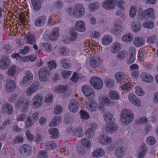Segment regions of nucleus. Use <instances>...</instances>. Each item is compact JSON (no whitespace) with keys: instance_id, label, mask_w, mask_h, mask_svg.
Segmentation results:
<instances>
[{"instance_id":"obj_1","label":"nucleus","mask_w":158,"mask_h":158,"mask_svg":"<svg viewBox=\"0 0 158 158\" xmlns=\"http://www.w3.org/2000/svg\"><path fill=\"white\" fill-rule=\"evenodd\" d=\"M134 118V114L131 110L127 109L122 110L120 117L122 123L125 125L128 124L133 120Z\"/></svg>"},{"instance_id":"obj_2","label":"nucleus","mask_w":158,"mask_h":158,"mask_svg":"<svg viewBox=\"0 0 158 158\" xmlns=\"http://www.w3.org/2000/svg\"><path fill=\"white\" fill-rule=\"evenodd\" d=\"M25 101V98L24 97L21 96L16 101L15 103V107L16 108H19L23 106L21 110L22 112H26L27 111L30 103V100L27 99L25 101V103L23 104Z\"/></svg>"},{"instance_id":"obj_3","label":"nucleus","mask_w":158,"mask_h":158,"mask_svg":"<svg viewBox=\"0 0 158 158\" xmlns=\"http://www.w3.org/2000/svg\"><path fill=\"white\" fill-rule=\"evenodd\" d=\"M154 10L151 8H149L144 10L141 13V17L142 19H146L150 18L153 19L155 18Z\"/></svg>"},{"instance_id":"obj_4","label":"nucleus","mask_w":158,"mask_h":158,"mask_svg":"<svg viewBox=\"0 0 158 158\" xmlns=\"http://www.w3.org/2000/svg\"><path fill=\"white\" fill-rule=\"evenodd\" d=\"M82 90L85 97L88 99H92L94 96L93 90L89 85H84L82 87Z\"/></svg>"},{"instance_id":"obj_5","label":"nucleus","mask_w":158,"mask_h":158,"mask_svg":"<svg viewBox=\"0 0 158 158\" xmlns=\"http://www.w3.org/2000/svg\"><path fill=\"white\" fill-rule=\"evenodd\" d=\"M85 12V9L81 4H78L75 5L73 9V14L77 18L82 17Z\"/></svg>"},{"instance_id":"obj_6","label":"nucleus","mask_w":158,"mask_h":158,"mask_svg":"<svg viewBox=\"0 0 158 158\" xmlns=\"http://www.w3.org/2000/svg\"><path fill=\"white\" fill-rule=\"evenodd\" d=\"M50 71L47 67L41 69L39 72V80L41 81H46L47 80V76L49 75Z\"/></svg>"},{"instance_id":"obj_7","label":"nucleus","mask_w":158,"mask_h":158,"mask_svg":"<svg viewBox=\"0 0 158 158\" xmlns=\"http://www.w3.org/2000/svg\"><path fill=\"white\" fill-rule=\"evenodd\" d=\"M79 108V104L77 101L74 99H71L69 103L68 108L69 111L73 113L77 112Z\"/></svg>"},{"instance_id":"obj_8","label":"nucleus","mask_w":158,"mask_h":158,"mask_svg":"<svg viewBox=\"0 0 158 158\" xmlns=\"http://www.w3.org/2000/svg\"><path fill=\"white\" fill-rule=\"evenodd\" d=\"M116 0H105L102 3L103 8L106 10H110L115 7Z\"/></svg>"},{"instance_id":"obj_9","label":"nucleus","mask_w":158,"mask_h":158,"mask_svg":"<svg viewBox=\"0 0 158 158\" xmlns=\"http://www.w3.org/2000/svg\"><path fill=\"white\" fill-rule=\"evenodd\" d=\"M25 76H24L23 80V85H27L32 82L33 75L30 71H28L25 73Z\"/></svg>"},{"instance_id":"obj_10","label":"nucleus","mask_w":158,"mask_h":158,"mask_svg":"<svg viewBox=\"0 0 158 158\" xmlns=\"http://www.w3.org/2000/svg\"><path fill=\"white\" fill-rule=\"evenodd\" d=\"M118 128V127L114 122L107 123L105 127V131L108 133H112L115 132Z\"/></svg>"},{"instance_id":"obj_11","label":"nucleus","mask_w":158,"mask_h":158,"mask_svg":"<svg viewBox=\"0 0 158 158\" xmlns=\"http://www.w3.org/2000/svg\"><path fill=\"white\" fill-rule=\"evenodd\" d=\"M136 50L133 47H131L129 49V57L127 60L128 64H131L133 63L135 60V54Z\"/></svg>"},{"instance_id":"obj_12","label":"nucleus","mask_w":158,"mask_h":158,"mask_svg":"<svg viewBox=\"0 0 158 158\" xmlns=\"http://www.w3.org/2000/svg\"><path fill=\"white\" fill-rule=\"evenodd\" d=\"M140 77L142 80L146 83L152 82L154 80L152 75L146 72L142 73L140 75Z\"/></svg>"},{"instance_id":"obj_13","label":"nucleus","mask_w":158,"mask_h":158,"mask_svg":"<svg viewBox=\"0 0 158 158\" xmlns=\"http://www.w3.org/2000/svg\"><path fill=\"white\" fill-rule=\"evenodd\" d=\"M128 99L129 101L135 106L140 107L141 106V103L140 100L133 94H130L128 96Z\"/></svg>"},{"instance_id":"obj_14","label":"nucleus","mask_w":158,"mask_h":158,"mask_svg":"<svg viewBox=\"0 0 158 158\" xmlns=\"http://www.w3.org/2000/svg\"><path fill=\"white\" fill-rule=\"evenodd\" d=\"M69 34L71 37H66L64 41L65 44H68L71 41H75L77 39V33L74 29H71L70 31Z\"/></svg>"},{"instance_id":"obj_15","label":"nucleus","mask_w":158,"mask_h":158,"mask_svg":"<svg viewBox=\"0 0 158 158\" xmlns=\"http://www.w3.org/2000/svg\"><path fill=\"white\" fill-rule=\"evenodd\" d=\"M43 95L40 94L36 95L33 99H35L33 104L32 106L35 109L39 108L42 104L43 100Z\"/></svg>"},{"instance_id":"obj_16","label":"nucleus","mask_w":158,"mask_h":158,"mask_svg":"<svg viewBox=\"0 0 158 158\" xmlns=\"http://www.w3.org/2000/svg\"><path fill=\"white\" fill-rule=\"evenodd\" d=\"M19 152L20 154L27 153V156H30L32 153L31 147L28 145L23 144L20 147Z\"/></svg>"},{"instance_id":"obj_17","label":"nucleus","mask_w":158,"mask_h":158,"mask_svg":"<svg viewBox=\"0 0 158 158\" xmlns=\"http://www.w3.org/2000/svg\"><path fill=\"white\" fill-rule=\"evenodd\" d=\"M112 141V138L107 136L104 134L101 135L99 136V143L104 144H106L111 143Z\"/></svg>"},{"instance_id":"obj_18","label":"nucleus","mask_w":158,"mask_h":158,"mask_svg":"<svg viewBox=\"0 0 158 158\" xmlns=\"http://www.w3.org/2000/svg\"><path fill=\"white\" fill-rule=\"evenodd\" d=\"M6 87L7 90L9 92H12L15 88L16 85L15 81L10 78L8 79L6 81Z\"/></svg>"},{"instance_id":"obj_19","label":"nucleus","mask_w":158,"mask_h":158,"mask_svg":"<svg viewBox=\"0 0 158 158\" xmlns=\"http://www.w3.org/2000/svg\"><path fill=\"white\" fill-rule=\"evenodd\" d=\"M141 27L140 22L138 21H133L131 25V29L134 32L137 33L139 31Z\"/></svg>"},{"instance_id":"obj_20","label":"nucleus","mask_w":158,"mask_h":158,"mask_svg":"<svg viewBox=\"0 0 158 158\" xmlns=\"http://www.w3.org/2000/svg\"><path fill=\"white\" fill-rule=\"evenodd\" d=\"M2 111L8 115L12 114L13 112V109L11 105L8 102L4 104L2 106Z\"/></svg>"},{"instance_id":"obj_21","label":"nucleus","mask_w":158,"mask_h":158,"mask_svg":"<svg viewBox=\"0 0 158 158\" xmlns=\"http://www.w3.org/2000/svg\"><path fill=\"white\" fill-rule=\"evenodd\" d=\"M10 60L8 58H4L0 60V68L2 69H5L9 66Z\"/></svg>"},{"instance_id":"obj_22","label":"nucleus","mask_w":158,"mask_h":158,"mask_svg":"<svg viewBox=\"0 0 158 158\" xmlns=\"http://www.w3.org/2000/svg\"><path fill=\"white\" fill-rule=\"evenodd\" d=\"M25 36V40L27 44H33L35 43V37L32 34L28 32Z\"/></svg>"},{"instance_id":"obj_23","label":"nucleus","mask_w":158,"mask_h":158,"mask_svg":"<svg viewBox=\"0 0 158 158\" xmlns=\"http://www.w3.org/2000/svg\"><path fill=\"white\" fill-rule=\"evenodd\" d=\"M77 30L80 32H84L86 31L84 22L82 20L77 21L75 24Z\"/></svg>"},{"instance_id":"obj_24","label":"nucleus","mask_w":158,"mask_h":158,"mask_svg":"<svg viewBox=\"0 0 158 158\" xmlns=\"http://www.w3.org/2000/svg\"><path fill=\"white\" fill-rule=\"evenodd\" d=\"M114 77L117 82L119 84H121L125 78V74L123 72H118L115 74Z\"/></svg>"},{"instance_id":"obj_25","label":"nucleus","mask_w":158,"mask_h":158,"mask_svg":"<svg viewBox=\"0 0 158 158\" xmlns=\"http://www.w3.org/2000/svg\"><path fill=\"white\" fill-rule=\"evenodd\" d=\"M115 155L118 157H121L125 155L126 153L125 148L122 146L117 147L115 151Z\"/></svg>"},{"instance_id":"obj_26","label":"nucleus","mask_w":158,"mask_h":158,"mask_svg":"<svg viewBox=\"0 0 158 158\" xmlns=\"http://www.w3.org/2000/svg\"><path fill=\"white\" fill-rule=\"evenodd\" d=\"M46 20V18L44 16H39L35 20V25L38 27L43 26Z\"/></svg>"},{"instance_id":"obj_27","label":"nucleus","mask_w":158,"mask_h":158,"mask_svg":"<svg viewBox=\"0 0 158 158\" xmlns=\"http://www.w3.org/2000/svg\"><path fill=\"white\" fill-rule=\"evenodd\" d=\"M38 86L35 83H32L27 89V94L28 96L31 95L33 93L36 91L38 88Z\"/></svg>"},{"instance_id":"obj_28","label":"nucleus","mask_w":158,"mask_h":158,"mask_svg":"<svg viewBox=\"0 0 158 158\" xmlns=\"http://www.w3.org/2000/svg\"><path fill=\"white\" fill-rule=\"evenodd\" d=\"M97 126L95 123H94L92 127L86 130L85 132V134L86 136L89 138H90L93 136L94 134V131L96 130Z\"/></svg>"},{"instance_id":"obj_29","label":"nucleus","mask_w":158,"mask_h":158,"mask_svg":"<svg viewBox=\"0 0 158 158\" xmlns=\"http://www.w3.org/2000/svg\"><path fill=\"white\" fill-rule=\"evenodd\" d=\"M121 44L118 42H115L113 43L111 45L110 52L112 53H116L121 50Z\"/></svg>"},{"instance_id":"obj_30","label":"nucleus","mask_w":158,"mask_h":158,"mask_svg":"<svg viewBox=\"0 0 158 158\" xmlns=\"http://www.w3.org/2000/svg\"><path fill=\"white\" fill-rule=\"evenodd\" d=\"M90 83L92 86L95 89H99V77H93L90 80Z\"/></svg>"},{"instance_id":"obj_31","label":"nucleus","mask_w":158,"mask_h":158,"mask_svg":"<svg viewBox=\"0 0 158 158\" xmlns=\"http://www.w3.org/2000/svg\"><path fill=\"white\" fill-rule=\"evenodd\" d=\"M59 29L57 27L54 28L49 36L50 39L52 41L56 40L59 36Z\"/></svg>"},{"instance_id":"obj_32","label":"nucleus","mask_w":158,"mask_h":158,"mask_svg":"<svg viewBox=\"0 0 158 158\" xmlns=\"http://www.w3.org/2000/svg\"><path fill=\"white\" fill-rule=\"evenodd\" d=\"M68 89V87L67 85H61L55 87L54 88L55 92H57L60 93H65Z\"/></svg>"},{"instance_id":"obj_33","label":"nucleus","mask_w":158,"mask_h":158,"mask_svg":"<svg viewBox=\"0 0 158 158\" xmlns=\"http://www.w3.org/2000/svg\"><path fill=\"white\" fill-rule=\"evenodd\" d=\"M109 96L113 100H118L120 98V95L118 92L114 90H111L109 91Z\"/></svg>"},{"instance_id":"obj_34","label":"nucleus","mask_w":158,"mask_h":158,"mask_svg":"<svg viewBox=\"0 0 158 158\" xmlns=\"http://www.w3.org/2000/svg\"><path fill=\"white\" fill-rule=\"evenodd\" d=\"M104 118L105 122L107 123L114 122V119L113 116L109 112L104 113Z\"/></svg>"},{"instance_id":"obj_35","label":"nucleus","mask_w":158,"mask_h":158,"mask_svg":"<svg viewBox=\"0 0 158 158\" xmlns=\"http://www.w3.org/2000/svg\"><path fill=\"white\" fill-rule=\"evenodd\" d=\"M147 152V148L144 145H142L138 153V158H144Z\"/></svg>"},{"instance_id":"obj_36","label":"nucleus","mask_w":158,"mask_h":158,"mask_svg":"<svg viewBox=\"0 0 158 158\" xmlns=\"http://www.w3.org/2000/svg\"><path fill=\"white\" fill-rule=\"evenodd\" d=\"M144 39L139 37H136L135 38L134 44L135 46L138 47L142 46L144 43Z\"/></svg>"},{"instance_id":"obj_37","label":"nucleus","mask_w":158,"mask_h":158,"mask_svg":"<svg viewBox=\"0 0 158 158\" xmlns=\"http://www.w3.org/2000/svg\"><path fill=\"white\" fill-rule=\"evenodd\" d=\"M31 2L33 9L35 10L38 11L40 9L41 4L39 0H31Z\"/></svg>"},{"instance_id":"obj_38","label":"nucleus","mask_w":158,"mask_h":158,"mask_svg":"<svg viewBox=\"0 0 158 158\" xmlns=\"http://www.w3.org/2000/svg\"><path fill=\"white\" fill-rule=\"evenodd\" d=\"M137 11V6L135 5H132L130 8L129 15L131 18H133L136 14Z\"/></svg>"},{"instance_id":"obj_39","label":"nucleus","mask_w":158,"mask_h":158,"mask_svg":"<svg viewBox=\"0 0 158 158\" xmlns=\"http://www.w3.org/2000/svg\"><path fill=\"white\" fill-rule=\"evenodd\" d=\"M112 37L110 35H107L105 36L102 40V44L105 46L110 44L112 41Z\"/></svg>"},{"instance_id":"obj_40","label":"nucleus","mask_w":158,"mask_h":158,"mask_svg":"<svg viewBox=\"0 0 158 158\" xmlns=\"http://www.w3.org/2000/svg\"><path fill=\"white\" fill-rule=\"evenodd\" d=\"M134 37L131 33H129L123 35L122 38V40L125 42H131L133 40Z\"/></svg>"},{"instance_id":"obj_41","label":"nucleus","mask_w":158,"mask_h":158,"mask_svg":"<svg viewBox=\"0 0 158 158\" xmlns=\"http://www.w3.org/2000/svg\"><path fill=\"white\" fill-rule=\"evenodd\" d=\"M60 120V117L59 116H54L53 120L50 122L49 126L50 127L56 126L59 124Z\"/></svg>"},{"instance_id":"obj_42","label":"nucleus","mask_w":158,"mask_h":158,"mask_svg":"<svg viewBox=\"0 0 158 158\" xmlns=\"http://www.w3.org/2000/svg\"><path fill=\"white\" fill-rule=\"evenodd\" d=\"M128 54V52L127 51L123 50L118 53L117 57L119 60H122L127 57Z\"/></svg>"},{"instance_id":"obj_43","label":"nucleus","mask_w":158,"mask_h":158,"mask_svg":"<svg viewBox=\"0 0 158 158\" xmlns=\"http://www.w3.org/2000/svg\"><path fill=\"white\" fill-rule=\"evenodd\" d=\"M142 24L144 27L148 29H152L154 25L153 22L151 20L145 21Z\"/></svg>"},{"instance_id":"obj_44","label":"nucleus","mask_w":158,"mask_h":158,"mask_svg":"<svg viewBox=\"0 0 158 158\" xmlns=\"http://www.w3.org/2000/svg\"><path fill=\"white\" fill-rule=\"evenodd\" d=\"M45 146L47 149H54L56 148V144L55 141H47Z\"/></svg>"},{"instance_id":"obj_45","label":"nucleus","mask_w":158,"mask_h":158,"mask_svg":"<svg viewBox=\"0 0 158 158\" xmlns=\"http://www.w3.org/2000/svg\"><path fill=\"white\" fill-rule=\"evenodd\" d=\"M122 31V29L120 27H115L113 26V27L110 29V32L115 35H117Z\"/></svg>"},{"instance_id":"obj_46","label":"nucleus","mask_w":158,"mask_h":158,"mask_svg":"<svg viewBox=\"0 0 158 158\" xmlns=\"http://www.w3.org/2000/svg\"><path fill=\"white\" fill-rule=\"evenodd\" d=\"M48 131L49 134L52 135V138L55 139L58 137L59 133L58 130L56 128H51Z\"/></svg>"},{"instance_id":"obj_47","label":"nucleus","mask_w":158,"mask_h":158,"mask_svg":"<svg viewBox=\"0 0 158 158\" xmlns=\"http://www.w3.org/2000/svg\"><path fill=\"white\" fill-rule=\"evenodd\" d=\"M99 102L102 105L107 106L110 103V100L107 97L103 96L99 99Z\"/></svg>"},{"instance_id":"obj_48","label":"nucleus","mask_w":158,"mask_h":158,"mask_svg":"<svg viewBox=\"0 0 158 158\" xmlns=\"http://www.w3.org/2000/svg\"><path fill=\"white\" fill-rule=\"evenodd\" d=\"M60 54L63 56H67L69 53V49L65 47H63L59 49Z\"/></svg>"},{"instance_id":"obj_49","label":"nucleus","mask_w":158,"mask_h":158,"mask_svg":"<svg viewBox=\"0 0 158 158\" xmlns=\"http://www.w3.org/2000/svg\"><path fill=\"white\" fill-rule=\"evenodd\" d=\"M34 124V122L32 121L31 118L30 116H28L25 122V126L26 128L30 127Z\"/></svg>"},{"instance_id":"obj_50","label":"nucleus","mask_w":158,"mask_h":158,"mask_svg":"<svg viewBox=\"0 0 158 158\" xmlns=\"http://www.w3.org/2000/svg\"><path fill=\"white\" fill-rule=\"evenodd\" d=\"M96 59L95 57H92L89 61V65L93 68L98 66L99 64Z\"/></svg>"},{"instance_id":"obj_51","label":"nucleus","mask_w":158,"mask_h":158,"mask_svg":"<svg viewBox=\"0 0 158 158\" xmlns=\"http://www.w3.org/2000/svg\"><path fill=\"white\" fill-rule=\"evenodd\" d=\"M42 44L43 49L45 51L48 52H49L51 51L52 49V45L51 44L44 42L42 43Z\"/></svg>"},{"instance_id":"obj_52","label":"nucleus","mask_w":158,"mask_h":158,"mask_svg":"<svg viewBox=\"0 0 158 158\" xmlns=\"http://www.w3.org/2000/svg\"><path fill=\"white\" fill-rule=\"evenodd\" d=\"M148 122L147 118L145 116L139 118L137 121V123L140 125H145Z\"/></svg>"},{"instance_id":"obj_53","label":"nucleus","mask_w":158,"mask_h":158,"mask_svg":"<svg viewBox=\"0 0 158 158\" xmlns=\"http://www.w3.org/2000/svg\"><path fill=\"white\" fill-rule=\"evenodd\" d=\"M17 67L15 65L11 66L8 71V74L9 76H14L16 73Z\"/></svg>"},{"instance_id":"obj_54","label":"nucleus","mask_w":158,"mask_h":158,"mask_svg":"<svg viewBox=\"0 0 158 158\" xmlns=\"http://www.w3.org/2000/svg\"><path fill=\"white\" fill-rule=\"evenodd\" d=\"M75 135L78 138L81 137L83 135V132L81 127L77 128L74 132Z\"/></svg>"},{"instance_id":"obj_55","label":"nucleus","mask_w":158,"mask_h":158,"mask_svg":"<svg viewBox=\"0 0 158 158\" xmlns=\"http://www.w3.org/2000/svg\"><path fill=\"white\" fill-rule=\"evenodd\" d=\"M135 94L139 96H142L144 94L143 90L139 86L135 87Z\"/></svg>"},{"instance_id":"obj_56","label":"nucleus","mask_w":158,"mask_h":158,"mask_svg":"<svg viewBox=\"0 0 158 158\" xmlns=\"http://www.w3.org/2000/svg\"><path fill=\"white\" fill-rule=\"evenodd\" d=\"M60 63L62 64V66L64 68L69 69L71 67V64L67 63L65 59H62L60 61Z\"/></svg>"},{"instance_id":"obj_57","label":"nucleus","mask_w":158,"mask_h":158,"mask_svg":"<svg viewBox=\"0 0 158 158\" xmlns=\"http://www.w3.org/2000/svg\"><path fill=\"white\" fill-rule=\"evenodd\" d=\"M60 155L63 156L68 157L69 156V150L67 148H62L60 150Z\"/></svg>"},{"instance_id":"obj_58","label":"nucleus","mask_w":158,"mask_h":158,"mask_svg":"<svg viewBox=\"0 0 158 158\" xmlns=\"http://www.w3.org/2000/svg\"><path fill=\"white\" fill-rule=\"evenodd\" d=\"M81 142L82 145L86 148H89L91 146V143L90 141L86 139H82L81 141Z\"/></svg>"},{"instance_id":"obj_59","label":"nucleus","mask_w":158,"mask_h":158,"mask_svg":"<svg viewBox=\"0 0 158 158\" xmlns=\"http://www.w3.org/2000/svg\"><path fill=\"white\" fill-rule=\"evenodd\" d=\"M81 117V118L85 119H88L89 117V114L86 111L84 110H81L80 111Z\"/></svg>"},{"instance_id":"obj_60","label":"nucleus","mask_w":158,"mask_h":158,"mask_svg":"<svg viewBox=\"0 0 158 158\" xmlns=\"http://www.w3.org/2000/svg\"><path fill=\"white\" fill-rule=\"evenodd\" d=\"M98 107L96 103L92 102L90 103L88 107L89 110L90 111H95Z\"/></svg>"},{"instance_id":"obj_61","label":"nucleus","mask_w":158,"mask_h":158,"mask_svg":"<svg viewBox=\"0 0 158 158\" xmlns=\"http://www.w3.org/2000/svg\"><path fill=\"white\" fill-rule=\"evenodd\" d=\"M147 143L148 145H152L154 144L156 142L155 138L152 136L148 137L147 139Z\"/></svg>"},{"instance_id":"obj_62","label":"nucleus","mask_w":158,"mask_h":158,"mask_svg":"<svg viewBox=\"0 0 158 158\" xmlns=\"http://www.w3.org/2000/svg\"><path fill=\"white\" fill-rule=\"evenodd\" d=\"M116 2L115 3V7L117 5L118 8H120L122 10H124L125 7L122 6V5L125 3V2L122 0H116Z\"/></svg>"},{"instance_id":"obj_63","label":"nucleus","mask_w":158,"mask_h":158,"mask_svg":"<svg viewBox=\"0 0 158 158\" xmlns=\"http://www.w3.org/2000/svg\"><path fill=\"white\" fill-rule=\"evenodd\" d=\"M48 64L50 70L55 69L57 67L56 64L54 60H50L48 62Z\"/></svg>"},{"instance_id":"obj_64","label":"nucleus","mask_w":158,"mask_h":158,"mask_svg":"<svg viewBox=\"0 0 158 158\" xmlns=\"http://www.w3.org/2000/svg\"><path fill=\"white\" fill-rule=\"evenodd\" d=\"M37 158H48L47 153L45 151H40L38 153Z\"/></svg>"}]
</instances>
